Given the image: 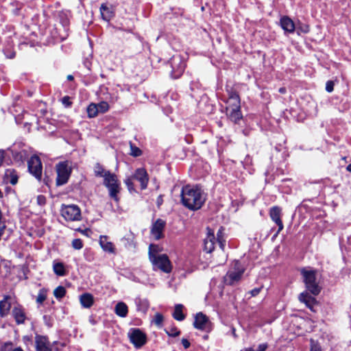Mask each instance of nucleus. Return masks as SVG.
<instances>
[{
  "label": "nucleus",
  "instance_id": "obj_31",
  "mask_svg": "<svg viewBox=\"0 0 351 351\" xmlns=\"http://www.w3.org/2000/svg\"><path fill=\"white\" fill-rule=\"evenodd\" d=\"M164 317L160 313H156L154 315V317L152 320V323H154L158 327H160L162 326Z\"/></svg>",
  "mask_w": 351,
  "mask_h": 351
},
{
  "label": "nucleus",
  "instance_id": "obj_32",
  "mask_svg": "<svg viewBox=\"0 0 351 351\" xmlns=\"http://www.w3.org/2000/svg\"><path fill=\"white\" fill-rule=\"evenodd\" d=\"M47 298V291L45 289H42L39 291L38 296L36 298V302L38 304H42Z\"/></svg>",
  "mask_w": 351,
  "mask_h": 351
},
{
  "label": "nucleus",
  "instance_id": "obj_12",
  "mask_svg": "<svg viewBox=\"0 0 351 351\" xmlns=\"http://www.w3.org/2000/svg\"><path fill=\"white\" fill-rule=\"evenodd\" d=\"M210 322L208 317L202 313H198L195 317L193 326L195 328L205 330L210 327Z\"/></svg>",
  "mask_w": 351,
  "mask_h": 351
},
{
  "label": "nucleus",
  "instance_id": "obj_37",
  "mask_svg": "<svg viewBox=\"0 0 351 351\" xmlns=\"http://www.w3.org/2000/svg\"><path fill=\"white\" fill-rule=\"evenodd\" d=\"M72 247L75 250H80L83 247L82 241L80 239H73L72 241Z\"/></svg>",
  "mask_w": 351,
  "mask_h": 351
},
{
  "label": "nucleus",
  "instance_id": "obj_11",
  "mask_svg": "<svg viewBox=\"0 0 351 351\" xmlns=\"http://www.w3.org/2000/svg\"><path fill=\"white\" fill-rule=\"evenodd\" d=\"M128 337L134 346L138 348L146 343V335L138 328H133L128 332Z\"/></svg>",
  "mask_w": 351,
  "mask_h": 351
},
{
  "label": "nucleus",
  "instance_id": "obj_9",
  "mask_svg": "<svg viewBox=\"0 0 351 351\" xmlns=\"http://www.w3.org/2000/svg\"><path fill=\"white\" fill-rule=\"evenodd\" d=\"M61 215L67 221H80L82 218L80 208L74 204L62 205Z\"/></svg>",
  "mask_w": 351,
  "mask_h": 351
},
{
  "label": "nucleus",
  "instance_id": "obj_4",
  "mask_svg": "<svg viewBox=\"0 0 351 351\" xmlns=\"http://www.w3.org/2000/svg\"><path fill=\"white\" fill-rule=\"evenodd\" d=\"M207 235L204 239V250L208 252H212L215 249L216 241L219 245L220 248L223 251L225 240L223 239V228L221 227L217 231V237L215 238L214 231L210 228H206Z\"/></svg>",
  "mask_w": 351,
  "mask_h": 351
},
{
  "label": "nucleus",
  "instance_id": "obj_24",
  "mask_svg": "<svg viewBox=\"0 0 351 351\" xmlns=\"http://www.w3.org/2000/svg\"><path fill=\"white\" fill-rule=\"evenodd\" d=\"M114 312L118 316L125 317L128 315V308L124 302H119L115 306Z\"/></svg>",
  "mask_w": 351,
  "mask_h": 351
},
{
  "label": "nucleus",
  "instance_id": "obj_42",
  "mask_svg": "<svg viewBox=\"0 0 351 351\" xmlns=\"http://www.w3.org/2000/svg\"><path fill=\"white\" fill-rule=\"evenodd\" d=\"M182 343L185 349L189 348L190 346V342L186 339H182Z\"/></svg>",
  "mask_w": 351,
  "mask_h": 351
},
{
  "label": "nucleus",
  "instance_id": "obj_43",
  "mask_svg": "<svg viewBox=\"0 0 351 351\" xmlns=\"http://www.w3.org/2000/svg\"><path fill=\"white\" fill-rule=\"evenodd\" d=\"M184 67H185V66H184V64H182L179 66L178 70V73L176 75V77H178L179 75H180L182 73V72H183V71H184Z\"/></svg>",
  "mask_w": 351,
  "mask_h": 351
},
{
  "label": "nucleus",
  "instance_id": "obj_25",
  "mask_svg": "<svg viewBox=\"0 0 351 351\" xmlns=\"http://www.w3.org/2000/svg\"><path fill=\"white\" fill-rule=\"evenodd\" d=\"M53 270L54 273L59 276H64L66 274L64 265L62 263L53 262Z\"/></svg>",
  "mask_w": 351,
  "mask_h": 351
},
{
  "label": "nucleus",
  "instance_id": "obj_21",
  "mask_svg": "<svg viewBox=\"0 0 351 351\" xmlns=\"http://www.w3.org/2000/svg\"><path fill=\"white\" fill-rule=\"evenodd\" d=\"M280 25L282 28L288 32L292 33L295 30L293 21L287 16H284L280 19Z\"/></svg>",
  "mask_w": 351,
  "mask_h": 351
},
{
  "label": "nucleus",
  "instance_id": "obj_55",
  "mask_svg": "<svg viewBox=\"0 0 351 351\" xmlns=\"http://www.w3.org/2000/svg\"><path fill=\"white\" fill-rule=\"evenodd\" d=\"M332 86H333L332 82L330 81V92H331V91L332 90V89H333Z\"/></svg>",
  "mask_w": 351,
  "mask_h": 351
},
{
  "label": "nucleus",
  "instance_id": "obj_13",
  "mask_svg": "<svg viewBox=\"0 0 351 351\" xmlns=\"http://www.w3.org/2000/svg\"><path fill=\"white\" fill-rule=\"evenodd\" d=\"M165 226V221L161 219H158L153 224L151 229L152 237L158 240L163 237V230Z\"/></svg>",
  "mask_w": 351,
  "mask_h": 351
},
{
  "label": "nucleus",
  "instance_id": "obj_58",
  "mask_svg": "<svg viewBox=\"0 0 351 351\" xmlns=\"http://www.w3.org/2000/svg\"><path fill=\"white\" fill-rule=\"evenodd\" d=\"M346 156L342 157V158H341V160H346Z\"/></svg>",
  "mask_w": 351,
  "mask_h": 351
},
{
  "label": "nucleus",
  "instance_id": "obj_20",
  "mask_svg": "<svg viewBox=\"0 0 351 351\" xmlns=\"http://www.w3.org/2000/svg\"><path fill=\"white\" fill-rule=\"evenodd\" d=\"M107 236H100L99 237V244L101 247L107 252L109 253H114L115 248L113 243L110 241H108Z\"/></svg>",
  "mask_w": 351,
  "mask_h": 351
},
{
  "label": "nucleus",
  "instance_id": "obj_41",
  "mask_svg": "<svg viewBox=\"0 0 351 351\" xmlns=\"http://www.w3.org/2000/svg\"><path fill=\"white\" fill-rule=\"evenodd\" d=\"M5 158V151L0 149V167L3 165Z\"/></svg>",
  "mask_w": 351,
  "mask_h": 351
},
{
  "label": "nucleus",
  "instance_id": "obj_30",
  "mask_svg": "<svg viewBox=\"0 0 351 351\" xmlns=\"http://www.w3.org/2000/svg\"><path fill=\"white\" fill-rule=\"evenodd\" d=\"M66 294V289L62 286H58L53 290V295L58 299H62Z\"/></svg>",
  "mask_w": 351,
  "mask_h": 351
},
{
  "label": "nucleus",
  "instance_id": "obj_38",
  "mask_svg": "<svg viewBox=\"0 0 351 351\" xmlns=\"http://www.w3.org/2000/svg\"><path fill=\"white\" fill-rule=\"evenodd\" d=\"M168 335L171 337H177L180 335V331L176 328H171L169 330L167 331Z\"/></svg>",
  "mask_w": 351,
  "mask_h": 351
},
{
  "label": "nucleus",
  "instance_id": "obj_16",
  "mask_svg": "<svg viewBox=\"0 0 351 351\" xmlns=\"http://www.w3.org/2000/svg\"><path fill=\"white\" fill-rule=\"evenodd\" d=\"M37 351H51L50 343L46 337L37 335L35 337Z\"/></svg>",
  "mask_w": 351,
  "mask_h": 351
},
{
  "label": "nucleus",
  "instance_id": "obj_14",
  "mask_svg": "<svg viewBox=\"0 0 351 351\" xmlns=\"http://www.w3.org/2000/svg\"><path fill=\"white\" fill-rule=\"evenodd\" d=\"M132 176L135 180L140 182L142 190H144L147 188L149 177L146 170L144 168L137 169Z\"/></svg>",
  "mask_w": 351,
  "mask_h": 351
},
{
  "label": "nucleus",
  "instance_id": "obj_35",
  "mask_svg": "<svg viewBox=\"0 0 351 351\" xmlns=\"http://www.w3.org/2000/svg\"><path fill=\"white\" fill-rule=\"evenodd\" d=\"M130 154L134 157L140 156L142 154V151L138 147L130 143Z\"/></svg>",
  "mask_w": 351,
  "mask_h": 351
},
{
  "label": "nucleus",
  "instance_id": "obj_10",
  "mask_svg": "<svg viewBox=\"0 0 351 351\" xmlns=\"http://www.w3.org/2000/svg\"><path fill=\"white\" fill-rule=\"evenodd\" d=\"M28 170L37 180H40L42 177V163L37 156H32L27 161Z\"/></svg>",
  "mask_w": 351,
  "mask_h": 351
},
{
  "label": "nucleus",
  "instance_id": "obj_33",
  "mask_svg": "<svg viewBox=\"0 0 351 351\" xmlns=\"http://www.w3.org/2000/svg\"><path fill=\"white\" fill-rule=\"evenodd\" d=\"M149 308V302L147 300H140L138 304V309L145 313Z\"/></svg>",
  "mask_w": 351,
  "mask_h": 351
},
{
  "label": "nucleus",
  "instance_id": "obj_40",
  "mask_svg": "<svg viewBox=\"0 0 351 351\" xmlns=\"http://www.w3.org/2000/svg\"><path fill=\"white\" fill-rule=\"evenodd\" d=\"M36 200H37L38 204L40 205V206L45 205L46 203V198L44 195H38L37 197Z\"/></svg>",
  "mask_w": 351,
  "mask_h": 351
},
{
  "label": "nucleus",
  "instance_id": "obj_52",
  "mask_svg": "<svg viewBox=\"0 0 351 351\" xmlns=\"http://www.w3.org/2000/svg\"><path fill=\"white\" fill-rule=\"evenodd\" d=\"M241 351H254L252 348H245Z\"/></svg>",
  "mask_w": 351,
  "mask_h": 351
},
{
  "label": "nucleus",
  "instance_id": "obj_56",
  "mask_svg": "<svg viewBox=\"0 0 351 351\" xmlns=\"http://www.w3.org/2000/svg\"><path fill=\"white\" fill-rule=\"evenodd\" d=\"M12 351H23V350L22 349H21V348H16V349H14V350H12Z\"/></svg>",
  "mask_w": 351,
  "mask_h": 351
},
{
  "label": "nucleus",
  "instance_id": "obj_3",
  "mask_svg": "<svg viewBox=\"0 0 351 351\" xmlns=\"http://www.w3.org/2000/svg\"><path fill=\"white\" fill-rule=\"evenodd\" d=\"M301 274L307 291L313 295H317L321 291L320 280L315 270L302 269Z\"/></svg>",
  "mask_w": 351,
  "mask_h": 351
},
{
  "label": "nucleus",
  "instance_id": "obj_2",
  "mask_svg": "<svg viewBox=\"0 0 351 351\" xmlns=\"http://www.w3.org/2000/svg\"><path fill=\"white\" fill-rule=\"evenodd\" d=\"M226 116L231 121L234 123H239L243 119L239 95L234 91H228V99L226 101Z\"/></svg>",
  "mask_w": 351,
  "mask_h": 351
},
{
  "label": "nucleus",
  "instance_id": "obj_54",
  "mask_svg": "<svg viewBox=\"0 0 351 351\" xmlns=\"http://www.w3.org/2000/svg\"><path fill=\"white\" fill-rule=\"evenodd\" d=\"M318 348L317 347H312L311 349V351H318Z\"/></svg>",
  "mask_w": 351,
  "mask_h": 351
},
{
  "label": "nucleus",
  "instance_id": "obj_28",
  "mask_svg": "<svg viewBox=\"0 0 351 351\" xmlns=\"http://www.w3.org/2000/svg\"><path fill=\"white\" fill-rule=\"evenodd\" d=\"M109 172V171L106 170L101 165L98 163L96 164L94 167V173L97 177H101L104 178Z\"/></svg>",
  "mask_w": 351,
  "mask_h": 351
},
{
  "label": "nucleus",
  "instance_id": "obj_46",
  "mask_svg": "<svg viewBox=\"0 0 351 351\" xmlns=\"http://www.w3.org/2000/svg\"><path fill=\"white\" fill-rule=\"evenodd\" d=\"M267 348L266 343L260 344L258 348V351H265Z\"/></svg>",
  "mask_w": 351,
  "mask_h": 351
},
{
  "label": "nucleus",
  "instance_id": "obj_29",
  "mask_svg": "<svg viewBox=\"0 0 351 351\" xmlns=\"http://www.w3.org/2000/svg\"><path fill=\"white\" fill-rule=\"evenodd\" d=\"M87 113H88V117H90V118L95 117L99 114L98 107H97V104H90L87 107Z\"/></svg>",
  "mask_w": 351,
  "mask_h": 351
},
{
  "label": "nucleus",
  "instance_id": "obj_23",
  "mask_svg": "<svg viewBox=\"0 0 351 351\" xmlns=\"http://www.w3.org/2000/svg\"><path fill=\"white\" fill-rule=\"evenodd\" d=\"M163 248L161 246L156 244H150L148 250L149 259L162 255L163 254H161Z\"/></svg>",
  "mask_w": 351,
  "mask_h": 351
},
{
  "label": "nucleus",
  "instance_id": "obj_39",
  "mask_svg": "<svg viewBox=\"0 0 351 351\" xmlns=\"http://www.w3.org/2000/svg\"><path fill=\"white\" fill-rule=\"evenodd\" d=\"M62 104L65 107H70L72 104L71 101H70V97L69 96H64L62 99Z\"/></svg>",
  "mask_w": 351,
  "mask_h": 351
},
{
  "label": "nucleus",
  "instance_id": "obj_44",
  "mask_svg": "<svg viewBox=\"0 0 351 351\" xmlns=\"http://www.w3.org/2000/svg\"><path fill=\"white\" fill-rule=\"evenodd\" d=\"M260 291L261 288H255L250 291V293L252 296H256L260 293Z\"/></svg>",
  "mask_w": 351,
  "mask_h": 351
},
{
  "label": "nucleus",
  "instance_id": "obj_7",
  "mask_svg": "<svg viewBox=\"0 0 351 351\" xmlns=\"http://www.w3.org/2000/svg\"><path fill=\"white\" fill-rule=\"evenodd\" d=\"M149 261L154 270L158 269L166 274H169L172 270L171 263L167 254L153 257Z\"/></svg>",
  "mask_w": 351,
  "mask_h": 351
},
{
  "label": "nucleus",
  "instance_id": "obj_15",
  "mask_svg": "<svg viewBox=\"0 0 351 351\" xmlns=\"http://www.w3.org/2000/svg\"><path fill=\"white\" fill-rule=\"evenodd\" d=\"M280 214L281 209L278 206H274L270 209V217L278 226L277 234H278L283 229L284 227L282 221L280 219Z\"/></svg>",
  "mask_w": 351,
  "mask_h": 351
},
{
  "label": "nucleus",
  "instance_id": "obj_6",
  "mask_svg": "<svg viewBox=\"0 0 351 351\" xmlns=\"http://www.w3.org/2000/svg\"><path fill=\"white\" fill-rule=\"evenodd\" d=\"M57 172L56 184L61 186L65 184L71 176V167L68 161L60 162L56 167Z\"/></svg>",
  "mask_w": 351,
  "mask_h": 351
},
{
  "label": "nucleus",
  "instance_id": "obj_47",
  "mask_svg": "<svg viewBox=\"0 0 351 351\" xmlns=\"http://www.w3.org/2000/svg\"><path fill=\"white\" fill-rule=\"evenodd\" d=\"M78 230L80 231L83 234L86 235V236H88V233L90 232L89 229H85L84 230H81L79 229Z\"/></svg>",
  "mask_w": 351,
  "mask_h": 351
},
{
  "label": "nucleus",
  "instance_id": "obj_8",
  "mask_svg": "<svg viewBox=\"0 0 351 351\" xmlns=\"http://www.w3.org/2000/svg\"><path fill=\"white\" fill-rule=\"evenodd\" d=\"M244 273V269L241 267L239 261H235L234 268L230 270L224 276V282L229 285H234L238 282Z\"/></svg>",
  "mask_w": 351,
  "mask_h": 351
},
{
  "label": "nucleus",
  "instance_id": "obj_57",
  "mask_svg": "<svg viewBox=\"0 0 351 351\" xmlns=\"http://www.w3.org/2000/svg\"><path fill=\"white\" fill-rule=\"evenodd\" d=\"M3 197V193L2 191L0 190V198H1Z\"/></svg>",
  "mask_w": 351,
  "mask_h": 351
},
{
  "label": "nucleus",
  "instance_id": "obj_36",
  "mask_svg": "<svg viewBox=\"0 0 351 351\" xmlns=\"http://www.w3.org/2000/svg\"><path fill=\"white\" fill-rule=\"evenodd\" d=\"M133 180H134V177L132 176L130 177H128L127 178L124 182L125 184V185L127 186L128 190L130 191H134V183H133Z\"/></svg>",
  "mask_w": 351,
  "mask_h": 351
},
{
  "label": "nucleus",
  "instance_id": "obj_45",
  "mask_svg": "<svg viewBox=\"0 0 351 351\" xmlns=\"http://www.w3.org/2000/svg\"><path fill=\"white\" fill-rule=\"evenodd\" d=\"M18 182V177L16 176H12L10 179V183L13 185L16 184Z\"/></svg>",
  "mask_w": 351,
  "mask_h": 351
},
{
  "label": "nucleus",
  "instance_id": "obj_19",
  "mask_svg": "<svg viewBox=\"0 0 351 351\" xmlns=\"http://www.w3.org/2000/svg\"><path fill=\"white\" fill-rule=\"evenodd\" d=\"M12 315L18 324L24 323L25 320V314L24 309L20 305L15 306L12 311Z\"/></svg>",
  "mask_w": 351,
  "mask_h": 351
},
{
  "label": "nucleus",
  "instance_id": "obj_5",
  "mask_svg": "<svg viewBox=\"0 0 351 351\" xmlns=\"http://www.w3.org/2000/svg\"><path fill=\"white\" fill-rule=\"evenodd\" d=\"M104 185L108 189L110 197L118 202V193L121 190V184L117 176L111 172L108 173L104 178Z\"/></svg>",
  "mask_w": 351,
  "mask_h": 351
},
{
  "label": "nucleus",
  "instance_id": "obj_18",
  "mask_svg": "<svg viewBox=\"0 0 351 351\" xmlns=\"http://www.w3.org/2000/svg\"><path fill=\"white\" fill-rule=\"evenodd\" d=\"M300 302L305 304L306 306L311 310H313V306L316 302L315 298L311 295L307 291H303L298 296Z\"/></svg>",
  "mask_w": 351,
  "mask_h": 351
},
{
  "label": "nucleus",
  "instance_id": "obj_51",
  "mask_svg": "<svg viewBox=\"0 0 351 351\" xmlns=\"http://www.w3.org/2000/svg\"><path fill=\"white\" fill-rule=\"evenodd\" d=\"M67 80H70V81L73 80V75H69L67 76Z\"/></svg>",
  "mask_w": 351,
  "mask_h": 351
},
{
  "label": "nucleus",
  "instance_id": "obj_34",
  "mask_svg": "<svg viewBox=\"0 0 351 351\" xmlns=\"http://www.w3.org/2000/svg\"><path fill=\"white\" fill-rule=\"evenodd\" d=\"M97 107H98L99 113H104L107 112L109 109V105L106 101H101L98 104H97Z\"/></svg>",
  "mask_w": 351,
  "mask_h": 351
},
{
  "label": "nucleus",
  "instance_id": "obj_22",
  "mask_svg": "<svg viewBox=\"0 0 351 351\" xmlns=\"http://www.w3.org/2000/svg\"><path fill=\"white\" fill-rule=\"evenodd\" d=\"M80 302L84 308H90L94 302L93 296L90 293H84L80 295Z\"/></svg>",
  "mask_w": 351,
  "mask_h": 351
},
{
  "label": "nucleus",
  "instance_id": "obj_49",
  "mask_svg": "<svg viewBox=\"0 0 351 351\" xmlns=\"http://www.w3.org/2000/svg\"><path fill=\"white\" fill-rule=\"evenodd\" d=\"M162 197L161 196H160L158 198V201H157V203H158V205H160L162 204Z\"/></svg>",
  "mask_w": 351,
  "mask_h": 351
},
{
  "label": "nucleus",
  "instance_id": "obj_53",
  "mask_svg": "<svg viewBox=\"0 0 351 351\" xmlns=\"http://www.w3.org/2000/svg\"><path fill=\"white\" fill-rule=\"evenodd\" d=\"M346 169H347L348 171L351 172V164H350V165H348L347 166Z\"/></svg>",
  "mask_w": 351,
  "mask_h": 351
},
{
  "label": "nucleus",
  "instance_id": "obj_48",
  "mask_svg": "<svg viewBox=\"0 0 351 351\" xmlns=\"http://www.w3.org/2000/svg\"><path fill=\"white\" fill-rule=\"evenodd\" d=\"M279 92L282 94H285L286 93V88L284 87L280 88Z\"/></svg>",
  "mask_w": 351,
  "mask_h": 351
},
{
  "label": "nucleus",
  "instance_id": "obj_27",
  "mask_svg": "<svg viewBox=\"0 0 351 351\" xmlns=\"http://www.w3.org/2000/svg\"><path fill=\"white\" fill-rule=\"evenodd\" d=\"M183 306L182 304H176L173 313V317L178 321H182L185 318V315L182 313Z\"/></svg>",
  "mask_w": 351,
  "mask_h": 351
},
{
  "label": "nucleus",
  "instance_id": "obj_26",
  "mask_svg": "<svg viewBox=\"0 0 351 351\" xmlns=\"http://www.w3.org/2000/svg\"><path fill=\"white\" fill-rule=\"evenodd\" d=\"M101 15L104 20L108 21L113 16V13L111 10L106 5H101L100 8Z\"/></svg>",
  "mask_w": 351,
  "mask_h": 351
},
{
  "label": "nucleus",
  "instance_id": "obj_17",
  "mask_svg": "<svg viewBox=\"0 0 351 351\" xmlns=\"http://www.w3.org/2000/svg\"><path fill=\"white\" fill-rule=\"evenodd\" d=\"M14 299L10 295L4 296L3 299L0 301V315L5 317L8 315L12 303Z\"/></svg>",
  "mask_w": 351,
  "mask_h": 351
},
{
  "label": "nucleus",
  "instance_id": "obj_50",
  "mask_svg": "<svg viewBox=\"0 0 351 351\" xmlns=\"http://www.w3.org/2000/svg\"><path fill=\"white\" fill-rule=\"evenodd\" d=\"M326 90L329 92V81L326 82Z\"/></svg>",
  "mask_w": 351,
  "mask_h": 351
},
{
  "label": "nucleus",
  "instance_id": "obj_1",
  "mask_svg": "<svg viewBox=\"0 0 351 351\" xmlns=\"http://www.w3.org/2000/svg\"><path fill=\"white\" fill-rule=\"evenodd\" d=\"M181 198L183 205L190 210L199 209L205 202L201 189L197 186L186 185L182 187Z\"/></svg>",
  "mask_w": 351,
  "mask_h": 351
}]
</instances>
